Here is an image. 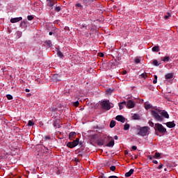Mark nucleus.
<instances>
[{"label":"nucleus","mask_w":178,"mask_h":178,"mask_svg":"<svg viewBox=\"0 0 178 178\" xmlns=\"http://www.w3.org/2000/svg\"><path fill=\"white\" fill-rule=\"evenodd\" d=\"M152 50L153 51V52H159V47L155 46L152 47Z\"/></svg>","instance_id":"20"},{"label":"nucleus","mask_w":178,"mask_h":178,"mask_svg":"<svg viewBox=\"0 0 178 178\" xmlns=\"http://www.w3.org/2000/svg\"><path fill=\"white\" fill-rule=\"evenodd\" d=\"M7 99H8L9 100L10 99H13V96H12L11 95H6Z\"/></svg>","instance_id":"34"},{"label":"nucleus","mask_w":178,"mask_h":178,"mask_svg":"<svg viewBox=\"0 0 178 178\" xmlns=\"http://www.w3.org/2000/svg\"><path fill=\"white\" fill-rule=\"evenodd\" d=\"M148 123H149V126H150V127H154V122H152V121L149 120Z\"/></svg>","instance_id":"31"},{"label":"nucleus","mask_w":178,"mask_h":178,"mask_svg":"<svg viewBox=\"0 0 178 178\" xmlns=\"http://www.w3.org/2000/svg\"><path fill=\"white\" fill-rule=\"evenodd\" d=\"M166 126L167 127H168L169 129H173V127H175L176 124H175V122H166Z\"/></svg>","instance_id":"10"},{"label":"nucleus","mask_w":178,"mask_h":178,"mask_svg":"<svg viewBox=\"0 0 178 178\" xmlns=\"http://www.w3.org/2000/svg\"><path fill=\"white\" fill-rule=\"evenodd\" d=\"M126 106L128 108V109H133L134 106H136V104L133 100H128L127 102H126Z\"/></svg>","instance_id":"7"},{"label":"nucleus","mask_w":178,"mask_h":178,"mask_svg":"<svg viewBox=\"0 0 178 178\" xmlns=\"http://www.w3.org/2000/svg\"><path fill=\"white\" fill-rule=\"evenodd\" d=\"M151 114L152 118H154L156 122H163V118L169 119V113L165 110L161 111L159 108H156L152 110Z\"/></svg>","instance_id":"1"},{"label":"nucleus","mask_w":178,"mask_h":178,"mask_svg":"<svg viewBox=\"0 0 178 178\" xmlns=\"http://www.w3.org/2000/svg\"><path fill=\"white\" fill-rule=\"evenodd\" d=\"M76 6H77L78 8H83V6H81V4L80 3H76Z\"/></svg>","instance_id":"40"},{"label":"nucleus","mask_w":178,"mask_h":178,"mask_svg":"<svg viewBox=\"0 0 178 178\" xmlns=\"http://www.w3.org/2000/svg\"><path fill=\"white\" fill-rule=\"evenodd\" d=\"M153 65L154 66H159V65H161V63H159L156 60H153Z\"/></svg>","instance_id":"25"},{"label":"nucleus","mask_w":178,"mask_h":178,"mask_svg":"<svg viewBox=\"0 0 178 178\" xmlns=\"http://www.w3.org/2000/svg\"><path fill=\"white\" fill-rule=\"evenodd\" d=\"M115 119L118 122H121V123H124L126 120V119L124 118V117H123V115H117Z\"/></svg>","instance_id":"9"},{"label":"nucleus","mask_w":178,"mask_h":178,"mask_svg":"<svg viewBox=\"0 0 178 178\" xmlns=\"http://www.w3.org/2000/svg\"><path fill=\"white\" fill-rule=\"evenodd\" d=\"M170 60V58L169 56H165L163 58V62H169Z\"/></svg>","instance_id":"23"},{"label":"nucleus","mask_w":178,"mask_h":178,"mask_svg":"<svg viewBox=\"0 0 178 178\" xmlns=\"http://www.w3.org/2000/svg\"><path fill=\"white\" fill-rule=\"evenodd\" d=\"M60 122V121L59 120V119H56L54 122V127H60V125L59 124V123Z\"/></svg>","instance_id":"13"},{"label":"nucleus","mask_w":178,"mask_h":178,"mask_svg":"<svg viewBox=\"0 0 178 178\" xmlns=\"http://www.w3.org/2000/svg\"><path fill=\"white\" fill-rule=\"evenodd\" d=\"M79 101H76V102H74V106H79Z\"/></svg>","instance_id":"38"},{"label":"nucleus","mask_w":178,"mask_h":178,"mask_svg":"<svg viewBox=\"0 0 178 178\" xmlns=\"http://www.w3.org/2000/svg\"><path fill=\"white\" fill-rule=\"evenodd\" d=\"M132 149H133V151H136V149H137V146H132Z\"/></svg>","instance_id":"41"},{"label":"nucleus","mask_w":178,"mask_h":178,"mask_svg":"<svg viewBox=\"0 0 178 178\" xmlns=\"http://www.w3.org/2000/svg\"><path fill=\"white\" fill-rule=\"evenodd\" d=\"M47 6H49V8H52L54 6V5H55V2L54 1H47Z\"/></svg>","instance_id":"17"},{"label":"nucleus","mask_w":178,"mask_h":178,"mask_svg":"<svg viewBox=\"0 0 178 178\" xmlns=\"http://www.w3.org/2000/svg\"><path fill=\"white\" fill-rule=\"evenodd\" d=\"M169 17H170V14L168 13L167 15L164 16V19H168Z\"/></svg>","instance_id":"32"},{"label":"nucleus","mask_w":178,"mask_h":178,"mask_svg":"<svg viewBox=\"0 0 178 178\" xmlns=\"http://www.w3.org/2000/svg\"><path fill=\"white\" fill-rule=\"evenodd\" d=\"M162 168H163V164L160 163V165L158 166L157 169H162Z\"/></svg>","instance_id":"37"},{"label":"nucleus","mask_w":178,"mask_h":178,"mask_svg":"<svg viewBox=\"0 0 178 178\" xmlns=\"http://www.w3.org/2000/svg\"><path fill=\"white\" fill-rule=\"evenodd\" d=\"M106 92L109 95L112 94L113 92V90L112 89H107Z\"/></svg>","instance_id":"33"},{"label":"nucleus","mask_w":178,"mask_h":178,"mask_svg":"<svg viewBox=\"0 0 178 178\" xmlns=\"http://www.w3.org/2000/svg\"><path fill=\"white\" fill-rule=\"evenodd\" d=\"M115 126H116V122L114 121V120H112L111 122H110V127L111 129H113V127H115Z\"/></svg>","instance_id":"19"},{"label":"nucleus","mask_w":178,"mask_h":178,"mask_svg":"<svg viewBox=\"0 0 178 178\" xmlns=\"http://www.w3.org/2000/svg\"><path fill=\"white\" fill-rule=\"evenodd\" d=\"M122 74H123V75L127 74V71L124 70V71L122 72Z\"/></svg>","instance_id":"45"},{"label":"nucleus","mask_w":178,"mask_h":178,"mask_svg":"<svg viewBox=\"0 0 178 178\" xmlns=\"http://www.w3.org/2000/svg\"><path fill=\"white\" fill-rule=\"evenodd\" d=\"M156 83H158V76L154 75V79L153 81V83L156 84Z\"/></svg>","instance_id":"26"},{"label":"nucleus","mask_w":178,"mask_h":178,"mask_svg":"<svg viewBox=\"0 0 178 178\" xmlns=\"http://www.w3.org/2000/svg\"><path fill=\"white\" fill-rule=\"evenodd\" d=\"M110 170H111V172H115V170H116V166L112 165V166L110 168Z\"/></svg>","instance_id":"30"},{"label":"nucleus","mask_w":178,"mask_h":178,"mask_svg":"<svg viewBox=\"0 0 178 178\" xmlns=\"http://www.w3.org/2000/svg\"><path fill=\"white\" fill-rule=\"evenodd\" d=\"M28 126H30V127L34 126V122L33 121H31V120H29L28 122Z\"/></svg>","instance_id":"29"},{"label":"nucleus","mask_w":178,"mask_h":178,"mask_svg":"<svg viewBox=\"0 0 178 178\" xmlns=\"http://www.w3.org/2000/svg\"><path fill=\"white\" fill-rule=\"evenodd\" d=\"M118 136H114V139H115V140H118Z\"/></svg>","instance_id":"48"},{"label":"nucleus","mask_w":178,"mask_h":178,"mask_svg":"<svg viewBox=\"0 0 178 178\" xmlns=\"http://www.w3.org/2000/svg\"><path fill=\"white\" fill-rule=\"evenodd\" d=\"M100 56H101V57L104 56V54L101 53V54H100Z\"/></svg>","instance_id":"50"},{"label":"nucleus","mask_w":178,"mask_h":178,"mask_svg":"<svg viewBox=\"0 0 178 178\" xmlns=\"http://www.w3.org/2000/svg\"><path fill=\"white\" fill-rule=\"evenodd\" d=\"M51 139V137L49 136H45V140H50Z\"/></svg>","instance_id":"46"},{"label":"nucleus","mask_w":178,"mask_h":178,"mask_svg":"<svg viewBox=\"0 0 178 178\" xmlns=\"http://www.w3.org/2000/svg\"><path fill=\"white\" fill-rule=\"evenodd\" d=\"M133 173H134V170L131 169L128 172H127L125 174V177H130V176H131V175H133Z\"/></svg>","instance_id":"14"},{"label":"nucleus","mask_w":178,"mask_h":178,"mask_svg":"<svg viewBox=\"0 0 178 178\" xmlns=\"http://www.w3.org/2000/svg\"><path fill=\"white\" fill-rule=\"evenodd\" d=\"M124 106H126V101L119 103L118 106L120 108V111H122V109H123V108H124Z\"/></svg>","instance_id":"12"},{"label":"nucleus","mask_w":178,"mask_h":178,"mask_svg":"<svg viewBox=\"0 0 178 178\" xmlns=\"http://www.w3.org/2000/svg\"><path fill=\"white\" fill-rule=\"evenodd\" d=\"M108 178H119L117 176L113 175V176H110Z\"/></svg>","instance_id":"44"},{"label":"nucleus","mask_w":178,"mask_h":178,"mask_svg":"<svg viewBox=\"0 0 178 178\" xmlns=\"http://www.w3.org/2000/svg\"><path fill=\"white\" fill-rule=\"evenodd\" d=\"M138 136H141V137H145V136H148L149 134V127H143L139 129V131L138 133Z\"/></svg>","instance_id":"2"},{"label":"nucleus","mask_w":178,"mask_h":178,"mask_svg":"<svg viewBox=\"0 0 178 178\" xmlns=\"http://www.w3.org/2000/svg\"><path fill=\"white\" fill-rule=\"evenodd\" d=\"M53 33L52 32H49V35H52Z\"/></svg>","instance_id":"49"},{"label":"nucleus","mask_w":178,"mask_h":178,"mask_svg":"<svg viewBox=\"0 0 178 178\" xmlns=\"http://www.w3.org/2000/svg\"><path fill=\"white\" fill-rule=\"evenodd\" d=\"M127 154H129V152L127 151H125V155H127Z\"/></svg>","instance_id":"51"},{"label":"nucleus","mask_w":178,"mask_h":178,"mask_svg":"<svg viewBox=\"0 0 178 178\" xmlns=\"http://www.w3.org/2000/svg\"><path fill=\"white\" fill-rule=\"evenodd\" d=\"M173 77V73H168L165 75V80H169Z\"/></svg>","instance_id":"15"},{"label":"nucleus","mask_w":178,"mask_h":178,"mask_svg":"<svg viewBox=\"0 0 178 178\" xmlns=\"http://www.w3.org/2000/svg\"><path fill=\"white\" fill-rule=\"evenodd\" d=\"M60 6H56L55 8H54V10L56 12H60Z\"/></svg>","instance_id":"28"},{"label":"nucleus","mask_w":178,"mask_h":178,"mask_svg":"<svg viewBox=\"0 0 178 178\" xmlns=\"http://www.w3.org/2000/svg\"><path fill=\"white\" fill-rule=\"evenodd\" d=\"M28 20H33V19H34V17H33V15H28L27 17Z\"/></svg>","instance_id":"35"},{"label":"nucleus","mask_w":178,"mask_h":178,"mask_svg":"<svg viewBox=\"0 0 178 178\" xmlns=\"http://www.w3.org/2000/svg\"><path fill=\"white\" fill-rule=\"evenodd\" d=\"M164 170H165V172H166V170H168V169H167V168H165Z\"/></svg>","instance_id":"53"},{"label":"nucleus","mask_w":178,"mask_h":178,"mask_svg":"<svg viewBox=\"0 0 178 178\" xmlns=\"http://www.w3.org/2000/svg\"><path fill=\"white\" fill-rule=\"evenodd\" d=\"M25 91L26 92H30V89H26Z\"/></svg>","instance_id":"47"},{"label":"nucleus","mask_w":178,"mask_h":178,"mask_svg":"<svg viewBox=\"0 0 178 178\" xmlns=\"http://www.w3.org/2000/svg\"><path fill=\"white\" fill-rule=\"evenodd\" d=\"M152 162H153V163H155L156 165H158V161L153 160Z\"/></svg>","instance_id":"43"},{"label":"nucleus","mask_w":178,"mask_h":178,"mask_svg":"<svg viewBox=\"0 0 178 178\" xmlns=\"http://www.w3.org/2000/svg\"><path fill=\"white\" fill-rule=\"evenodd\" d=\"M76 132L72 131L69 134V139L72 140L74 138V137H76Z\"/></svg>","instance_id":"11"},{"label":"nucleus","mask_w":178,"mask_h":178,"mask_svg":"<svg viewBox=\"0 0 178 178\" xmlns=\"http://www.w3.org/2000/svg\"><path fill=\"white\" fill-rule=\"evenodd\" d=\"M46 1H47V2H48V1H52L54 0H46Z\"/></svg>","instance_id":"52"},{"label":"nucleus","mask_w":178,"mask_h":178,"mask_svg":"<svg viewBox=\"0 0 178 178\" xmlns=\"http://www.w3.org/2000/svg\"><path fill=\"white\" fill-rule=\"evenodd\" d=\"M133 118H134V120H139V119H140V115H138V114H134V115H133Z\"/></svg>","instance_id":"24"},{"label":"nucleus","mask_w":178,"mask_h":178,"mask_svg":"<svg viewBox=\"0 0 178 178\" xmlns=\"http://www.w3.org/2000/svg\"><path fill=\"white\" fill-rule=\"evenodd\" d=\"M152 108V105L149 103H145V108L148 111V109H151Z\"/></svg>","instance_id":"16"},{"label":"nucleus","mask_w":178,"mask_h":178,"mask_svg":"<svg viewBox=\"0 0 178 178\" xmlns=\"http://www.w3.org/2000/svg\"><path fill=\"white\" fill-rule=\"evenodd\" d=\"M129 129H130V124L126 123V124L124 125V130L127 131V130H129Z\"/></svg>","instance_id":"22"},{"label":"nucleus","mask_w":178,"mask_h":178,"mask_svg":"<svg viewBox=\"0 0 178 178\" xmlns=\"http://www.w3.org/2000/svg\"><path fill=\"white\" fill-rule=\"evenodd\" d=\"M134 62H135V63H137V64L140 63L141 62V58L136 57L134 58Z\"/></svg>","instance_id":"21"},{"label":"nucleus","mask_w":178,"mask_h":178,"mask_svg":"<svg viewBox=\"0 0 178 178\" xmlns=\"http://www.w3.org/2000/svg\"><path fill=\"white\" fill-rule=\"evenodd\" d=\"M154 158H156V159H158V158H161V154L156 152L154 154Z\"/></svg>","instance_id":"27"},{"label":"nucleus","mask_w":178,"mask_h":178,"mask_svg":"<svg viewBox=\"0 0 178 178\" xmlns=\"http://www.w3.org/2000/svg\"><path fill=\"white\" fill-rule=\"evenodd\" d=\"M57 56L58 58H63V53L61 52L59 49H57Z\"/></svg>","instance_id":"18"},{"label":"nucleus","mask_w":178,"mask_h":178,"mask_svg":"<svg viewBox=\"0 0 178 178\" xmlns=\"http://www.w3.org/2000/svg\"><path fill=\"white\" fill-rule=\"evenodd\" d=\"M155 130H157L159 133H161V134H165L166 133V128L163 127V125L159 123L155 124L154 127Z\"/></svg>","instance_id":"4"},{"label":"nucleus","mask_w":178,"mask_h":178,"mask_svg":"<svg viewBox=\"0 0 178 178\" xmlns=\"http://www.w3.org/2000/svg\"><path fill=\"white\" fill-rule=\"evenodd\" d=\"M102 108L103 109H106V111H109L111 108H112V106H111V104H109V101L105 100L101 102Z\"/></svg>","instance_id":"5"},{"label":"nucleus","mask_w":178,"mask_h":178,"mask_svg":"<svg viewBox=\"0 0 178 178\" xmlns=\"http://www.w3.org/2000/svg\"><path fill=\"white\" fill-rule=\"evenodd\" d=\"M105 141H110L107 145L106 147H112L113 145H115V140H113V138L111 136H107L104 138V140L101 143V145H104L105 144Z\"/></svg>","instance_id":"3"},{"label":"nucleus","mask_w":178,"mask_h":178,"mask_svg":"<svg viewBox=\"0 0 178 178\" xmlns=\"http://www.w3.org/2000/svg\"><path fill=\"white\" fill-rule=\"evenodd\" d=\"M21 20H23V17H15V18H11L10 22V23H19Z\"/></svg>","instance_id":"8"},{"label":"nucleus","mask_w":178,"mask_h":178,"mask_svg":"<svg viewBox=\"0 0 178 178\" xmlns=\"http://www.w3.org/2000/svg\"><path fill=\"white\" fill-rule=\"evenodd\" d=\"M79 141H80V139L76 138L73 142H68L67 143V147H68L69 148H74V147H77V145H79Z\"/></svg>","instance_id":"6"},{"label":"nucleus","mask_w":178,"mask_h":178,"mask_svg":"<svg viewBox=\"0 0 178 178\" xmlns=\"http://www.w3.org/2000/svg\"><path fill=\"white\" fill-rule=\"evenodd\" d=\"M47 45H49V47H51V40H48L47 42Z\"/></svg>","instance_id":"39"},{"label":"nucleus","mask_w":178,"mask_h":178,"mask_svg":"<svg viewBox=\"0 0 178 178\" xmlns=\"http://www.w3.org/2000/svg\"><path fill=\"white\" fill-rule=\"evenodd\" d=\"M148 158L150 159V160H152L154 159V158H155L154 156H152V155L150 156H148Z\"/></svg>","instance_id":"42"},{"label":"nucleus","mask_w":178,"mask_h":178,"mask_svg":"<svg viewBox=\"0 0 178 178\" xmlns=\"http://www.w3.org/2000/svg\"><path fill=\"white\" fill-rule=\"evenodd\" d=\"M141 77H143V79H147V74H140Z\"/></svg>","instance_id":"36"}]
</instances>
